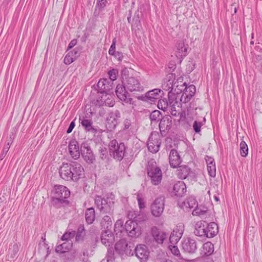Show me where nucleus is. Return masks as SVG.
Instances as JSON below:
<instances>
[{
    "mask_svg": "<svg viewBox=\"0 0 262 262\" xmlns=\"http://www.w3.org/2000/svg\"><path fill=\"white\" fill-rule=\"evenodd\" d=\"M59 173L62 179L66 181H78L84 176V169L82 165L75 161L63 163Z\"/></svg>",
    "mask_w": 262,
    "mask_h": 262,
    "instance_id": "nucleus-1",
    "label": "nucleus"
},
{
    "mask_svg": "<svg viewBox=\"0 0 262 262\" xmlns=\"http://www.w3.org/2000/svg\"><path fill=\"white\" fill-rule=\"evenodd\" d=\"M70 191L63 185H56L54 188L52 203L57 207L68 205L67 199L70 196Z\"/></svg>",
    "mask_w": 262,
    "mask_h": 262,
    "instance_id": "nucleus-2",
    "label": "nucleus"
},
{
    "mask_svg": "<svg viewBox=\"0 0 262 262\" xmlns=\"http://www.w3.org/2000/svg\"><path fill=\"white\" fill-rule=\"evenodd\" d=\"M110 155L114 159L120 161L122 160L125 152V147L124 143H118L116 140H112L109 144Z\"/></svg>",
    "mask_w": 262,
    "mask_h": 262,
    "instance_id": "nucleus-3",
    "label": "nucleus"
},
{
    "mask_svg": "<svg viewBox=\"0 0 262 262\" xmlns=\"http://www.w3.org/2000/svg\"><path fill=\"white\" fill-rule=\"evenodd\" d=\"M114 196L113 195V198H102L101 196H96L95 202L97 208L103 213L111 212L114 204Z\"/></svg>",
    "mask_w": 262,
    "mask_h": 262,
    "instance_id": "nucleus-4",
    "label": "nucleus"
},
{
    "mask_svg": "<svg viewBox=\"0 0 262 262\" xmlns=\"http://www.w3.org/2000/svg\"><path fill=\"white\" fill-rule=\"evenodd\" d=\"M122 83L127 91L133 92H142L143 91V86L141 85L139 80L136 77H122Z\"/></svg>",
    "mask_w": 262,
    "mask_h": 262,
    "instance_id": "nucleus-5",
    "label": "nucleus"
},
{
    "mask_svg": "<svg viewBox=\"0 0 262 262\" xmlns=\"http://www.w3.org/2000/svg\"><path fill=\"white\" fill-rule=\"evenodd\" d=\"M161 144V135L157 132H152L150 134L147 142L148 150L153 154L157 153L159 150Z\"/></svg>",
    "mask_w": 262,
    "mask_h": 262,
    "instance_id": "nucleus-6",
    "label": "nucleus"
},
{
    "mask_svg": "<svg viewBox=\"0 0 262 262\" xmlns=\"http://www.w3.org/2000/svg\"><path fill=\"white\" fill-rule=\"evenodd\" d=\"M165 206V197L159 196L155 199L150 206L151 214L155 217H160L162 214Z\"/></svg>",
    "mask_w": 262,
    "mask_h": 262,
    "instance_id": "nucleus-7",
    "label": "nucleus"
},
{
    "mask_svg": "<svg viewBox=\"0 0 262 262\" xmlns=\"http://www.w3.org/2000/svg\"><path fill=\"white\" fill-rule=\"evenodd\" d=\"M134 247L127 244V241L124 239L117 242L115 245L116 252L120 255H133V249Z\"/></svg>",
    "mask_w": 262,
    "mask_h": 262,
    "instance_id": "nucleus-8",
    "label": "nucleus"
},
{
    "mask_svg": "<svg viewBox=\"0 0 262 262\" xmlns=\"http://www.w3.org/2000/svg\"><path fill=\"white\" fill-rule=\"evenodd\" d=\"M147 175L150 178L151 183L154 185H158L162 179V172L160 167L156 166L147 167Z\"/></svg>",
    "mask_w": 262,
    "mask_h": 262,
    "instance_id": "nucleus-9",
    "label": "nucleus"
},
{
    "mask_svg": "<svg viewBox=\"0 0 262 262\" xmlns=\"http://www.w3.org/2000/svg\"><path fill=\"white\" fill-rule=\"evenodd\" d=\"M117 97L122 101L126 103L132 104L133 100L130 98V96L127 92V89L124 86V84H119L117 85L115 91Z\"/></svg>",
    "mask_w": 262,
    "mask_h": 262,
    "instance_id": "nucleus-10",
    "label": "nucleus"
},
{
    "mask_svg": "<svg viewBox=\"0 0 262 262\" xmlns=\"http://www.w3.org/2000/svg\"><path fill=\"white\" fill-rule=\"evenodd\" d=\"M80 152L82 158L88 163H93L95 160V156L89 144L83 142L81 144Z\"/></svg>",
    "mask_w": 262,
    "mask_h": 262,
    "instance_id": "nucleus-11",
    "label": "nucleus"
},
{
    "mask_svg": "<svg viewBox=\"0 0 262 262\" xmlns=\"http://www.w3.org/2000/svg\"><path fill=\"white\" fill-rule=\"evenodd\" d=\"M124 230L132 237L138 236L141 234V229L138 224L133 221H127L124 226Z\"/></svg>",
    "mask_w": 262,
    "mask_h": 262,
    "instance_id": "nucleus-12",
    "label": "nucleus"
},
{
    "mask_svg": "<svg viewBox=\"0 0 262 262\" xmlns=\"http://www.w3.org/2000/svg\"><path fill=\"white\" fill-rule=\"evenodd\" d=\"M115 104L114 96L108 93H103L97 100V104L99 106H108L112 107Z\"/></svg>",
    "mask_w": 262,
    "mask_h": 262,
    "instance_id": "nucleus-13",
    "label": "nucleus"
},
{
    "mask_svg": "<svg viewBox=\"0 0 262 262\" xmlns=\"http://www.w3.org/2000/svg\"><path fill=\"white\" fill-rule=\"evenodd\" d=\"M120 117L121 114L118 110H115L109 113L106 119V122L111 129H114L116 127Z\"/></svg>",
    "mask_w": 262,
    "mask_h": 262,
    "instance_id": "nucleus-14",
    "label": "nucleus"
},
{
    "mask_svg": "<svg viewBox=\"0 0 262 262\" xmlns=\"http://www.w3.org/2000/svg\"><path fill=\"white\" fill-rule=\"evenodd\" d=\"M184 226L182 223L178 224L169 236L171 244L177 243L181 238L184 232Z\"/></svg>",
    "mask_w": 262,
    "mask_h": 262,
    "instance_id": "nucleus-15",
    "label": "nucleus"
},
{
    "mask_svg": "<svg viewBox=\"0 0 262 262\" xmlns=\"http://www.w3.org/2000/svg\"><path fill=\"white\" fill-rule=\"evenodd\" d=\"M183 250L188 253H194L198 248L196 242L192 238H187L182 244Z\"/></svg>",
    "mask_w": 262,
    "mask_h": 262,
    "instance_id": "nucleus-16",
    "label": "nucleus"
},
{
    "mask_svg": "<svg viewBox=\"0 0 262 262\" xmlns=\"http://www.w3.org/2000/svg\"><path fill=\"white\" fill-rule=\"evenodd\" d=\"M136 256L142 261H145L149 255L147 247L145 245H139L135 249Z\"/></svg>",
    "mask_w": 262,
    "mask_h": 262,
    "instance_id": "nucleus-17",
    "label": "nucleus"
},
{
    "mask_svg": "<svg viewBox=\"0 0 262 262\" xmlns=\"http://www.w3.org/2000/svg\"><path fill=\"white\" fill-rule=\"evenodd\" d=\"M115 241V237L112 230H104L101 235V242L105 246L110 247Z\"/></svg>",
    "mask_w": 262,
    "mask_h": 262,
    "instance_id": "nucleus-18",
    "label": "nucleus"
},
{
    "mask_svg": "<svg viewBox=\"0 0 262 262\" xmlns=\"http://www.w3.org/2000/svg\"><path fill=\"white\" fill-rule=\"evenodd\" d=\"M151 233L155 241L158 244H163L168 234L164 232L160 231L157 227L154 226L151 228Z\"/></svg>",
    "mask_w": 262,
    "mask_h": 262,
    "instance_id": "nucleus-19",
    "label": "nucleus"
},
{
    "mask_svg": "<svg viewBox=\"0 0 262 262\" xmlns=\"http://www.w3.org/2000/svg\"><path fill=\"white\" fill-rule=\"evenodd\" d=\"M171 125L172 120L169 116H166L160 119L159 126L162 136L165 135L166 132L171 128Z\"/></svg>",
    "mask_w": 262,
    "mask_h": 262,
    "instance_id": "nucleus-20",
    "label": "nucleus"
},
{
    "mask_svg": "<svg viewBox=\"0 0 262 262\" xmlns=\"http://www.w3.org/2000/svg\"><path fill=\"white\" fill-rule=\"evenodd\" d=\"M169 162L170 166L172 168L177 167L182 162V159L179 154L175 149H172L170 151Z\"/></svg>",
    "mask_w": 262,
    "mask_h": 262,
    "instance_id": "nucleus-21",
    "label": "nucleus"
},
{
    "mask_svg": "<svg viewBox=\"0 0 262 262\" xmlns=\"http://www.w3.org/2000/svg\"><path fill=\"white\" fill-rule=\"evenodd\" d=\"M197 205V202L193 196H189L182 202H179V205L185 211H189Z\"/></svg>",
    "mask_w": 262,
    "mask_h": 262,
    "instance_id": "nucleus-22",
    "label": "nucleus"
},
{
    "mask_svg": "<svg viewBox=\"0 0 262 262\" xmlns=\"http://www.w3.org/2000/svg\"><path fill=\"white\" fill-rule=\"evenodd\" d=\"M69 151L73 159L77 160L80 157L81 152L76 140H73L70 141L69 144Z\"/></svg>",
    "mask_w": 262,
    "mask_h": 262,
    "instance_id": "nucleus-23",
    "label": "nucleus"
},
{
    "mask_svg": "<svg viewBox=\"0 0 262 262\" xmlns=\"http://www.w3.org/2000/svg\"><path fill=\"white\" fill-rule=\"evenodd\" d=\"M195 92V87L193 85H190L185 88L184 92L181 96L180 100L183 103L188 102L193 96Z\"/></svg>",
    "mask_w": 262,
    "mask_h": 262,
    "instance_id": "nucleus-24",
    "label": "nucleus"
},
{
    "mask_svg": "<svg viewBox=\"0 0 262 262\" xmlns=\"http://www.w3.org/2000/svg\"><path fill=\"white\" fill-rule=\"evenodd\" d=\"M188 48V45H185L183 40L179 41L176 45V56L179 58L186 56Z\"/></svg>",
    "mask_w": 262,
    "mask_h": 262,
    "instance_id": "nucleus-25",
    "label": "nucleus"
},
{
    "mask_svg": "<svg viewBox=\"0 0 262 262\" xmlns=\"http://www.w3.org/2000/svg\"><path fill=\"white\" fill-rule=\"evenodd\" d=\"M194 233L195 235L202 237H206V223L204 221H199L194 226Z\"/></svg>",
    "mask_w": 262,
    "mask_h": 262,
    "instance_id": "nucleus-26",
    "label": "nucleus"
},
{
    "mask_svg": "<svg viewBox=\"0 0 262 262\" xmlns=\"http://www.w3.org/2000/svg\"><path fill=\"white\" fill-rule=\"evenodd\" d=\"M186 192V186L183 181H178L173 187V193L177 196H182Z\"/></svg>",
    "mask_w": 262,
    "mask_h": 262,
    "instance_id": "nucleus-27",
    "label": "nucleus"
},
{
    "mask_svg": "<svg viewBox=\"0 0 262 262\" xmlns=\"http://www.w3.org/2000/svg\"><path fill=\"white\" fill-rule=\"evenodd\" d=\"M205 230L206 231V237H213L217 234L219 231L217 225L215 222L206 224Z\"/></svg>",
    "mask_w": 262,
    "mask_h": 262,
    "instance_id": "nucleus-28",
    "label": "nucleus"
},
{
    "mask_svg": "<svg viewBox=\"0 0 262 262\" xmlns=\"http://www.w3.org/2000/svg\"><path fill=\"white\" fill-rule=\"evenodd\" d=\"M163 92L160 89H156L148 91L146 93L145 97L147 101L154 102L161 96V93Z\"/></svg>",
    "mask_w": 262,
    "mask_h": 262,
    "instance_id": "nucleus-29",
    "label": "nucleus"
},
{
    "mask_svg": "<svg viewBox=\"0 0 262 262\" xmlns=\"http://www.w3.org/2000/svg\"><path fill=\"white\" fill-rule=\"evenodd\" d=\"M98 91L100 94L107 93V92L110 90L111 85L108 83L107 79H100L98 83Z\"/></svg>",
    "mask_w": 262,
    "mask_h": 262,
    "instance_id": "nucleus-30",
    "label": "nucleus"
},
{
    "mask_svg": "<svg viewBox=\"0 0 262 262\" xmlns=\"http://www.w3.org/2000/svg\"><path fill=\"white\" fill-rule=\"evenodd\" d=\"M213 251L214 245L211 242H206L202 246L201 254L203 256H207L211 255Z\"/></svg>",
    "mask_w": 262,
    "mask_h": 262,
    "instance_id": "nucleus-31",
    "label": "nucleus"
},
{
    "mask_svg": "<svg viewBox=\"0 0 262 262\" xmlns=\"http://www.w3.org/2000/svg\"><path fill=\"white\" fill-rule=\"evenodd\" d=\"M80 123L81 125L84 127L85 130L87 132H91L92 133H96L97 132V129L92 126L93 122L91 120L87 119H80Z\"/></svg>",
    "mask_w": 262,
    "mask_h": 262,
    "instance_id": "nucleus-32",
    "label": "nucleus"
},
{
    "mask_svg": "<svg viewBox=\"0 0 262 262\" xmlns=\"http://www.w3.org/2000/svg\"><path fill=\"white\" fill-rule=\"evenodd\" d=\"M190 168L186 165H182L178 167L177 170L178 177L181 179H186L189 174Z\"/></svg>",
    "mask_w": 262,
    "mask_h": 262,
    "instance_id": "nucleus-33",
    "label": "nucleus"
},
{
    "mask_svg": "<svg viewBox=\"0 0 262 262\" xmlns=\"http://www.w3.org/2000/svg\"><path fill=\"white\" fill-rule=\"evenodd\" d=\"M72 247V243L71 242H65L57 246L55 250L57 253H63L69 251Z\"/></svg>",
    "mask_w": 262,
    "mask_h": 262,
    "instance_id": "nucleus-34",
    "label": "nucleus"
},
{
    "mask_svg": "<svg viewBox=\"0 0 262 262\" xmlns=\"http://www.w3.org/2000/svg\"><path fill=\"white\" fill-rule=\"evenodd\" d=\"M85 217L88 224L93 223L95 218V213L93 208L91 207L86 209L85 213Z\"/></svg>",
    "mask_w": 262,
    "mask_h": 262,
    "instance_id": "nucleus-35",
    "label": "nucleus"
},
{
    "mask_svg": "<svg viewBox=\"0 0 262 262\" xmlns=\"http://www.w3.org/2000/svg\"><path fill=\"white\" fill-rule=\"evenodd\" d=\"M112 224L111 218L108 215H105L101 221V225L104 230H111Z\"/></svg>",
    "mask_w": 262,
    "mask_h": 262,
    "instance_id": "nucleus-36",
    "label": "nucleus"
},
{
    "mask_svg": "<svg viewBox=\"0 0 262 262\" xmlns=\"http://www.w3.org/2000/svg\"><path fill=\"white\" fill-rule=\"evenodd\" d=\"M169 248L171 253L177 257V260H179L180 262H184L186 261L185 259L181 256L180 250L177 246L174 245H169Z\"/></svg>",
    "mask_w": 262,
    "mask_h": 262,
    "instance_id": "nucleus-37",
    "label": "nucleus"
},
{
    "mask_svg": "<svg viewBox=\"0 0 262 262\" xmlns=\"http://www.w3.org/2000/svg\"><path fill=\"white\" fill-rule=\"evenodd\" d=\"M85 235L84 227L83 225H80L77 230L75 239L77 242H81Z\"/></svg>",
    "mask_w": 262,
    "mask_h": 262,
    "instance_id": "nucleus-38",
    "label": "nucleus"
},
{
    "mask_svg": "<svg viewBox=\"0 0 262 262\" xmlns=\"http://www.w3.org/2000/svg\"><path fill=\"white\" fill-rule=\"evenodd\" d=\"M169 106V98L161 99L158 101V107L159 109L165 111Z\"/></svg>",
    "mask_w": 262,
    "mask_h": 262,
    "instance_id": "nucleus-39",
    "label": "nucleus"
},
{
    "mask_svg": "<svg viewBox=\"0 0 262 262\" xmlns=\"http://www.w3.org/2000/svg\"><path fill=\"white\" fill-rule=\"evenodd\" d=\"M207 211V208L202 207L201 206H198V205L192 211L193 215L201 216L205 214Z\"/></svg>",
    "mask_w": 262,
    "mask_h": 262,
    "instance_id": "nucleus-40",
    "label": "nucleus"
},
{
    "mask_svg": "<svg viewBox=\"0 0 262 262\" xmlns=\"http://www.w3.org/2000/svg\"><path fill=\"white\" fill-rule=\"evenodd\" d=\"M178 104V102L177 101L176 96L174 94H169V106L170 111L176 110V105Z\"/></svg>",
    "mask_w": 262,
    "mask_h": 262,
    "instance_id": "nucleus-41",
    "label": "nucleus"
},
{
    "mask_svg": "<svg viewBox=\"0 0 262 262\" xmlns=\"http://www.w3.org/2000/svg\"><path fill=\"white\" fill-rule=\"evenodd\" d=\"M114 249L111 247L107 249L106 259L107 262H113L115 260Z\"/></svg>",
    "mask_w": 262,
    "mask_h": 262,
    "instance_id": "nucleus-42",
    "label": "nucleus"
},
{
    "mask_svg": "<svg viewBox=\"0 0 262 262\" xmlns=\"http://www.w3.org/2000/svg\"><path fill=\"white\" fill-rule=\"evenodd\" d=\"M240 154L241 155L245 157L247 156L248 153V147L245 141H242L240 143Z\"/></svg>",
    "mask_w": 262,
    "mask_h": 262,
    "instance_id": "nucleus-43",
    "label": "nucleus"
},
{
    "mask_svg": "<svg viewBox=\"0 0 262 262\" xmlns=\"http://www.w3.org/2000/svg\"><path fill=\"white\" fill-rule=\"evenodd\" d=\"M124 229L123 222L121 220H117L114 225V231L117 234L118 232H122Z\"/></svg>",
    "mask_w": 262,
    "mask_h": 262,
    "instance_id": "nucleus-44",
    "label": "nucleus"
},
{
    "mask_svg": "<svg viewBox=\"0 0 262 262\" xmlns=\"http://www.w3.org/2000/svg\"><path fill=\"white\" fill-rule=\"evenodd\" d=\"M161 114L158 110H155L152 112L150 115V119L151 121H159L161 119Z\"/></svg>",
    "mask_w": 262,
    "mask_h": 262,
    "instance_id": "nucleus-45",
    "label": "nucleus"
},
{
    "mask_svg": "<svg viewBox=\"0 0 262 262\" xmlns=\"http://www.w3.org/2000/svg\"><path fill=\"white\" fill-rule=\"evenodd\" d=\"M12 142V141L11 139H10L8 141L7 144L4 146L3 150V152L0 156L1 159L2 160L3 159V158L5 157V156L6 155V154H7V152L8 151L9 149L10 146V145L11 144Z\"/></svg>",
    "mask_w": 262,
    "mask_h": 262,
    "instance_id": "nucleus-46",
    "label": "nucleus"
},
{
    "mask_svg": "<svg viewBox=\"0 0 262 262\" xmlns=\"http://www.w3.org/2000/svg\"><path fill=\"white\" fill-rule=\"evenodd\" d=\"M207 170L208 174L211 177H215L216 176V167L215 165L207 166Z\"/></svg>",
    "mask_w": 262,
    "mask_h": 262,
    "instance_id": "nucleus-47",
    "label": "nucleus"
},
{
    "mask_svg": "<svg viewBox=\"0 0 262 262\" xmlns=\"http://www.w3.org/2000/svg\"><path fill=\"white\" fill-rule=\"evenodd\" d=\"M203 124L201 122L195 121L193 124V128L196 133H199L201 132V128Z\"/></svg>",
    "mask_w": 262,
    "mask_h": 262,
    "instance_id": "nucleus-48",
    "label": "nucleus"
},
{
    "mask_svg": "<svg viewBox=\"0 0 262 262\" xmlns=\"http://www.w3.org/2000/svg\"><path fill=\"white\" fill-rule=\"evenodd\" d=\"M108 74L109 75L110 79L112 81H114L117 78L118 70L116 69H112L108 72Z\"/></svg>",
    "mask_w": 262,
    "mask_h": 262,
    "instance_id": "nucleus-49",
    "label": "nucleus"
},
{
    "mask_svg": "<svg viewBox=\"0 0 262 262\" xmlns=\"http://www.w3.org/2000/svg\"><path fill=\"white\" fill-rule=\"evenodd\" d=\"M75 60L74 57L68 53L64 58V63L66 64H70Z\"/></svg>",
    "mask_w": 262,
    "mask_h": 262,
    "instance_id": "nucleus-50",
    "label": "nucleus"
},
{
    "mask_svg": "<svg viewBox=\"0 0 262 262\" xmlns=\"http://www.w3.org/2000/svg\"><path fill=\"white\" fill-rule=\"evenodd\" d=\"M99 151L100 153V157L101 159H105L107 157V149L104 147H100L99 149Z\"/></svg>",
    "mask_w": 262,
    "mask_h": 262,
    "instance_id": "nucleus-51",
    "label": "nucleus"
},
{
    "mask_svg": "<svg viewBox=\"0 0 262 262\" xmlns=\"http://www.w3.org/2000/svg\"><path fill=\"white\" fill-rule=\"evenodd\" d=\"M107 2V0H97L96 7L102 10L106 6Z\"/></svg>",
    "mask_w": 262,
    "mask_h": 262,
    "instance_id": "nucleus-52",
    "label": "nucleus"
},
{
    "mask_svg": "<svg viewBox=\"0 0 262 262\" xmlns=\"http://www.w3.org/2000/svg\"><path fill=\"white\" fill-rule=\"evenodd\" d=\"M205 160L207 164V166L215 165V162L214 159L211 157L206 156Z\"/></svg>",
    "mask_w": 262,
    "mask_h": 262,
    "instance_id": "nucleus-53",
    "label": "nucleus"
},
{
    "mask_svg": "<svg viewBox=\"0 0 262 262\" xmlns=\"http://www.w3.org/2000/svg\"><path fill=\"white\" fill-rule=\"evenodd\" d=\"M70 54H71L72 56H73L75 58V59H76V58L79 55V52L78 51V49H74L72 51H71L70 52H69Z\"/></svg>",
    "mask_w": 262,
    "mask_h": 262,
    "instance_id": "nucleus-54",
    "label": "nucleus"
},
{
    "mask_svg": "<svg viewBox=\"0 0 262 262\" xmlns=\"http://www.w3.org/2000/svg\"><path fill=\"white\" fill-rule=\"evenodd\" d=\"M70 234L68 232H66L61 237V239L62 241H65L66 242H70Z\"/></svg>",
    "mask_w": 262,
    "mask_h": 262,
    "instance_id": "nucleus-55",
    "label": "nucleus"
},
{
    "mask_svg": "<svg viewBox=\"0 0 262 262\" xmlns=\"http://www.w3.org/2000/svg\"><path fill=\"white\" fill-rule=\"evenodd\" d=\"M113 56L116 58L117 59H118L120 61H121L123 59V55L122 54V53L121 52H116L114 55Z\"/></svg>",
    "mask_w": 262,
    "mask_h": 262,
    "instance_id": "nucleus-56",
    "label": "nucleus"
},
{
    "mask_svg": "<svg viewBox=\"0 0 262 262\" xmlns=\"http://www.w3.org/2000/svg\"><path fill=\"white\" fill-rule=\"evenodd\" d=\"M138 205H139V208L140 209H143L145 207V205H144V202L143 200L142 199L140 198H138Z\"/></svg>",
    "mask_w": 262,
    "mask_h": 262,
    "instance_id": "nucleus-57",
    "label": "nucleus"
},
{
    "mask_svg": "<svg viewBox=\"0 0 262 262\" xmlns=\"http://www.w3.org/2000/svg\"><path fill=\"white\" fill-rule=\"evenodd\" d=\"M75 126V124L74 121H72L67 130V133L68 134L71 133L72 130L74 128Z\"/></svg>",
    "mask_w": 262,
    "mask_h": 262,
    "instance_id": "nucleus-58",
    "label": "nucleus"
},
{
    "mask_svg": "<svg viewBox=\"0 0 262 262\" xmlns=\"http://www.w3.org/2000/svg\"><path fill=\"white\" fill-rule=\"evenodd\" d=\"M131 125V121L129 119H125L124 121V129H128Z\"/></svg>",
    "mask_w": 262,
    "mask_h": 262,
    "instance_id": "nucleus-59",
    "label": "nucleus"
},
{
    "mask_svg": "<svg viewBox=\"0 0 262 262\" xmlns=\"http://www.w3.org/2000/svg\"><path fill=\"white\" fill-rule=\"evenodd\" d=\"M76 43H77L76 39L72 40L69 44L68 49H72L73 47H74L76 45Z\"/></svg>",
    "mask_w": 262,
    "mask_h": 262,
    "instance_id": "nucleus-60",
    "label": "nucleus"
},
{
    "mask_svg": "<svg viewBox=\"0 0 262 262\" xmlns=\"http://www.w3.org/2000/svg\"><path fill=\"white\" fill-rule=\"evenodd\" d=\"M116 38H114L113 40L112 43L110 47L111 49L115 50L116 49Z\"/></svg>",
    "mask_w": 262,
    "mask_h": 262,
    "instance_id": "nucleus-61",
    "label": "nucleus"
},
{
    "mask_svg": "<svg viewBox=\"0 0 262 262\" xmlns=\"http://www.w3.org/2000/svg\"><path fill=\"white\" fill-rule=\"evenodd\" d=\"M256 68L258 71L261 73H262V60L260 62L259 64L256 65Z\"/></svg>",
    "mask_w": 262,
    "mask_h": 262,
    "instance_id": "nucleus-62",
    "label": "nucleus"
},
{
    "mask_svg": "<svg viewBox=\"0 0 262 262\" xmlns=\"http://www.w3.org/2000/svg\"><path fill=\"white\" fill-rule=\"evenodd\" d=\"M116 51L114 49H111L110 48L109 50H108V53L110 55H113L116 53Z\"/></svg>",
    "mask_w": 262,
    "mask_h": 262,
    "instance_id": "nucleus-63",
    "label": "nucleus"
},
{
    "mask_svg": "<svg viewBox=\"0 0 262 262\" xmlns=\"http://www.w3.org/2000/svg\"><path fill=\"white\" fill-rule=\"evenodd\" d=\"M69 234H70V239L73 238L75 235V231H73L70 232H68Z\"/></svg>",
    "mask_w": 262,
    "mask_h": 262,
    "instance_id": "nucleus-64",
    "label": "nucleus"
}]
</instances>
